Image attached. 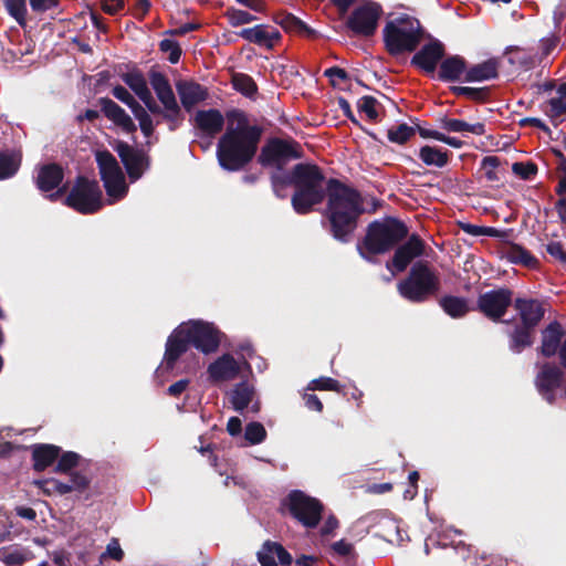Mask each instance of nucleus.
<instances>
[{
  "label": "nucleus",
  "instance_id": "nucleus-41",
  "mask_svg": "<svg viewBox=\"0 0 566 566\" xmlns=\"http://www.w3.org/2000/svg\"><path fill=\"white\" fill-rule=\"evenodd\" d=\"M120 78L136 95L147 87L146 78L139 70L123 73Z\"/></svg>",
  "mask_w": 566,
  "mask_h": 566
},
{
  "label": "nucleus",
  "instance_id": "nucleus-51",
  "mask_svg": "<svg viewBox=\"0 0 566 566\" xmlns=\"http://www.w3.org/2000/svg\"><path fill=\"white\" fill-rule=\"evenodd\" d=\"M501 160L497 156H486L481 161V168L484 170V175L486 180L489 181H497L499 176L496 174V168L500 166Z\"/></svg>",
  "mask_w": 566,
  "mask_h": 566
},
{
  "label": "nucleus",
  "instance_id": "nucleus-39",
  "mask_svg": "<svg viewBox=\"0 0 566 566\" xmlns=\"http://www.w3.org/2000/svg\"><path fill=\"white\" fill-rule=\"evenodd\" d=\"M416 134V128L407 125L406 123L399 124L398 126L388 130L387 137L389 142L403 145Z\"/></svg>",
  "mask_w": 566,
  "mask_h": 566
},
{
  "label": "nucleus",
  "instance_id": "nucleus-27",
  "mask_svg": "<svg viewBox=\"0 0 566 566\" xmlns=\"http://www.w3.org/2000/svg\"><path fill=\"white\" fill-rule=\"evenodd\" d=\"M500 62L495 57H491L482 63L467 65V74L463 82H483L495 80L499 77Z\"/></svg>",
  "mask_w": 566,
  "mask_h": 566
},
{
  "label": "nucleus",
  "instance_id": "nucleus-35",
  "mask_svg": "<svg viewBox=\"0 0 566 566\" xmlns=\"http://www.w3.org/2000/svg\"><path fill=\"white\" fill-rule=\"evenodd\" d=\"M32 553L30 549L19 546L2 547L0 549V560L6 566H21L30 559Z\"/></svg>",
  "mask_w": 566,
  "mask_h": 566
},
{
  "label": "nucleus",
  "instance_id": "nucleus-59",
  "mask_svg": "<svg viewBox=\"0 0 566 566\" xmlns=\"http://www.w3.org/2000/svg\"><path fill=\"white\" fill-rule=\"evenodd\" d=\"M324 76H326V77H328L331 80V85L334 86V87L336 86V82L334 80L335 77L340 80V81L349 80L348 73L344 69H342L339 66H332L329 69H326L324 71Z\"/></svg>",
  "mask_w": 566,
  "mask_h": 566
},
{
  "label": "nucleus",
  "instance_id": "nucleus-25",
  "mask_svg": "<svg viewBox=\"0 0 566 566\" xmlns=\"http://www.w3.org/2000/svg\"><path fill=\"white\" fill-rule=\"evenodd\" d=\"M176 90L181 105L187 112H191L197 104L206 101L209 95L205 86L193 81H178Z\"/></svg>",
  "mask_w": 566,
  "mask_h": 566
},
{
  "label": "nucleus",
  "instance_id": "nucleus-38",
  "mask_svg": "<svg viewBox=\"0 0 566 566\" xmlns=\"http://www.w3.org/2000/svg\"><path fill=\"white\" fill-rule=\"evenodd\" d=\"M307 389L310 390H329L338 394H343L347 396L348 394L345 391V386L342 385L337 379L332 377L322 376L319 378L313 379Z\"/></svg>",
  "mask_w": 566,
  "mask_h": 566
},
{
  "label": "nucleus",
  "instance_id": "nucleus-57",
  "mask_svg": "<svg viewBox=\"0 0 566 566\" xmlns=\"http://www.w3.org/2000/svg\"><path fill=\"white\" fill-rule=\"evenodd\" d=\"M549 109L547 114L551 117H559L566 113V101L565 98L558 96L553 97L548 102Z\"/></svg>",
  "mask_w": 566,
  "mask_h": 566
},
{
  "label": "nucleus",
  "instance_id": "nucleus-26",
  "mask_svg": "<svg viewBox=\"0 0 566 566\" xmlns=\"http://www.w3.org/2000/svg\"><path fill=\"white\" fill-rule=\"evenodd\" d=\"M467 60L458 54L442 59L439 65L438 78L442 82H463V76L467 74Z\"/></svg>",
  "mask_w": 566,
  "mask_h": 566
},
{
  "label": "nucleus",
  "instance_id": "nucleus-15",
  "mask_svg": "<svg viewBox=\"0 0 566 566\" xmlns=\"http://www.w3.org/2000/svg\"><path fill=\"white\" fill-rule=\"evenodd\" d=\"M564 379L563 369L553 363H545L536 375L535 385L538 392L548 403L555 402V390L558 389Z\"/></svg>",
  "mask_w": 566,
  "mask_h": 566
},
{
  "label": "nucleus",
  "instance_id": "nucleus-22",
  "mask_svg": "<svg viewBox=\"0 0 566 566\" xmlns=\"http://www.w3.org/2000/svg\"><path fill=\"white\" fill-rule=\"evenodd\" d=\"M207 374L214 384L233 380L240 374V366L232 355L223 354L208 366Z\"/></svg>",
  "mask_w": 566,
  "mask_h": 566
},
{
  "label": "nucleus",
  "instance_id": "nucleus-53",
  "mask_svg": "<svg viewBox=\"0 0 566 566\" xmlns=\"http://www.w3.org/2000/svg\"><path fill=\"white\" fill-rule=\"evenodd\" d=\"M256 557L261 566H277L274 548L271 545L266 546V541L263 543L261 549L256 553Z\"/></svg>",
  "mask_w": 566,
  "mask_h": 566
},
{
  "label": "nucleus",
  "instance_id": "nucleus-1",
  "mask_svg": "<svg viewBox=\"0 0 566 566\" xmlns=\"http://www.w3.org/2000/svg\"><path fill=\"white\" fill-rule=\"evenodd\" d=\"M303 157L302 145L292 137H270L261 148L258 163L263 168H271L270 185L277 199H286L289 188L294 189L291 206L297 214L311 213L327 198L323 214L326 222L323 224L336 241L349 243L359 218L365 213L361 193L337 178L326 179L316 164L298 163L291 169L286 168L290 161Z\"/></svg>",
  "mask_w": 566,
  "mask_h": 566
},
{
  "label": "nucleus",
  "instance_id": "nucleus-7",
  "mask_svg": "<svg viewBox=\"0 0 566 566\" xmlns=\"http://www.w3.org/2000/svg\"><path fill=\"white\" fill-rule=\"evenodd\" d=\"M64 205L82 214L98 212L103 203V192L95 179L80 175L64 199Z\"/></svg>",
  "mask_w": 566,
  "mask_h": 566
},
{
  "label": "nucleus",
  "instance_id": "nucleus-18",
  "mask_svg": "<svg viewBox=\"0 0 566 566\" xmlns=\"http://www.w3.org/2000/svg\"><path fill=\"white\" fill-rule=\"evenodd\" d=\"M565 336L564 326L558 321H552L541 331V345L537 347V353L545 358L554 357Z\"/></svg>",
  "mask_w": 566,
  "mask_h": 566
},
{
  "label": "nucleus",
  "instance_id": "nucleus-28",
  "mask_svg": "<svg viewBox=\"0 0 566 566\" xmlns=\"http://www.w3.org/2000/svg\"><path fill=\"white\" fill-rule=\"evenodd\" d=\"M61 448L54 444L39 443L32 448V462L35 472H43L59 459Z\"/></svg>",
  "mask_w": 566,
  "mask_h": 566
},
{
  "label": "nucleus",
  "instance_id": "nucleus-40",
  "mask_svg": "<svg viewBox=\"0 0 566 566\" xmlns=\"http://www.w3.org/2000/svg\"><path fill=\"white\" fill-rule=\"evenodd\" d=\"M244 439L251 446L262 443L266 439V430L264 426L258 421L248 423L244 429Z\"/></svg>",
  "mask_w": 566,
  "mask_h": 566
},
{
  "label": "nucleus",
  "instance_id": "nucleus-47",
  "mask_svg": "<svg viewBox=\"0 0 566 566\" xmlns=\"http://www.w3.org/2000/svg\"><path fill=\"white\" fill-rule=\"evenodd\" d=\"M149 80L157 97L172 91L168 78L161 72L151 71L149 74Z\"/></svg>",
  "mask_w": 566,
  "mask_h": 566
},
{
  "label": "nucleus",
  "instance_id": "nucleus-49",
  "mask_svg": "<svg viewBox=\"0 0 566 566\" xmlns=\"http://www.w3.org/2000/svg\"><path fill=\"white\" fill-rule=\"evenodd\" d=\"M226 17L228 18V21L232 27H239L242 24H247L256 19L254 15H252L248 11L235 9V8H229L226 12Z\"/></svg>",
  "mask_w": 566,
  "mask_h": 566
},
{
  "label": "nucleus",
  "instance_id": "nucleus-11",
  "mask_svg": "<svg viewBox=\"0 0 566 566\" xmlns=\"http://www.w3.org/2000/svg\"><path fill=\"white\" fill-rule=\"evenodd\" d=\"M382 13L380 3L363 0L348 15L345 25L355 35L369 38L376 33Z\"/></svg>",
  "mask_w": 566,
  "mask_h": 566
},
{
  "label": "nucleus",
  "instance_id": "nucleus-52",
  "mask_svg": "<svg viewBox=\"0 0 566 566\" xmlns=\"http://www.w3.org/2000/svg\"><path fill=\"white\" fill-rule=\"evenodd\" d=\"M546 252L562 265H566V249L560 241H551L546 245Z\"/></svg>",
  "mask_w": 566,
  "mask_h": 566
},
{
  "label": "nucleus",
  "instance_id": "nucleus-31",
  "mask_svg": "<svg viewBox=\"0 0 566 566\" xmlns=\"http://www.w3.org/2000/svg\"><path fill=\"white\" fill-rule=\"evenodd\" d=\"M440 126L442 129L448 133H471L476 136H482L485 134V124L482 122H476L474 124L467 123L463 119L450 118L448 116H443L439 119Z\"/></svg>",
  "mask_w": 566,
  "mask_h": 566
},
{
  "label": "nucleus",
  "instance_id": "nucleus-12",
  "mask_svg": "<svg viewBox=\"0 0 566 566\" xmlns=\"http://www.w3.org/2000/svg\"><path fill=\"white\" fill-rule=\"evenodd\" d=\"M514 292L509 287H497L480 293L476 311L493 323H504L503 317L513 305Z\"/></svg>",
  "mask_w": 566,
  "mask_h": 566
},
{
  "label": "nucleus",
  "instance_id": "nucleus-44",
  "mask_svg": "<svg viewBox=\"0 0 566 566\" xmlns=\"http://www.w3.org/2000/svg\"><path fill=\"white\" fill-rule=\"evenodd\" d=\"M378 101L370 95H365L357 102V108L359 112L365 113L367 118L371 122H376L378 119V111L377 105Z\"/></svg>",
  "mask_w": 566,
  "mask_h": 566
},
{
  "label": "nucleus",
  "instance_id": "nucleus-62",
  "mask_svg": "<svg viewBox=\"0 0 566 566\" xmlns=\"http://www.w3.org/2000/svg\"><path fill=\"white\" fill-rule=\"evenodd\" d=\"M338 527H339V521H338V518H337L335 515H333V514H332V515H329V516L325 520V522H324L323 526L321 527V531H319V532H321V535H322L323 537H325V536L333 535V534H334V532H335Z\"/></svg>",
  "mask_w": 566,
  "mask_h": 566
},
{
  "label": "nucleus",
  "instance_id": "nucleus-13",
  "mask_svg": "<svg viewBox=\"0 0 566 566\" xmlns=\"http://www.w3.org/2000/svg\"><path fill=\"white\" fill-rule=\"evenodd\" d=\"M117 153L126 174L132 182L143 177L150 167V158L143 148L133 147L126 142L115 140L112 145Z\"/></svg>",
  "mask_w": 566,
  "mask_h": 566
},
{
  "label": "nucleus",
  "instance_id": "nucleus-58",
  "mask_svg": "<svg viewBox=\"0 0 566 566\" xmlns=\"http://www.w3.org/2000/svg\"><path fill=\"white\" fill-rule=\"evenodd\" d=\"M33 12L42 13L59 6V0H29Z\"/></svg>",
  "mask_w": 566,
  "mask_h": 566
},
{
  "label": "nucleus",
  "instance_id": "nucleus-36",
  "mask_svg": "<svg viewBox=\"0 0 566 566\" xmlns=\"http://www.w3.org/2000/svg\"><path fill=\"white\" fill-rule=\"evenodd\" d=\"M253 388L242 381L235 385L231 392V403L234 410L243 411L252 401Z\"/></svg>",
  "mask_w": 566,
  "mask_h": 566
},
{
  "label": "nucleus",
  "instance_id": "nucleus-19",
  "mask_svg": "<svg viewBox=\"0 0 566 566\" xmlns=\"http://www.w3.org/2000/svg\"><path fill=\"white\" fill-rule=\"evenodd\" d=\"M238 35L250 43L268 50H272L282 39L281 32L268 24H258L252 28L242 29Z\"/></svg>",
  "mask_w": 566,
  "mask_h": 566
},
{
  "label": "nucleus",
  "instance_id": "nucleus-45",
  "mask_svg": "<svg viewBox=\"0 0 566 566\" xmlns=\"http://www.w3.org/2000/svg\"><path fill=\"white\" fill-rule=\"evenodd\" d=\"M34 484L38 488H42L44 485H51L52 490H44V494H48V495H51L53 493L64 495V494L73 492L71 484L61 482L56 479L38 480V481H34Z\"/></svg>",
  "mask_w": 566,
  "mask_h": 566
},
{
  "label": "nucleus",
  "instance_id": "nucleus-64",
  "mask_svg": "<svg viewBox=\"0 0 566 566\" xmlns=\"http://www.w3.org/2000/svg\"><path fill=\"white\" fill-rule=\"evenodd\" d=\"M106 553L111 558L117 562L122 560L124 557V552L120 548L119 543L116 538H112V541L108 543L106 547Z\"/></svg>",
  "mask_w": 566,
  "mask_h": 566
},
{
  "label": "nucleus",
  "instance_id": "nucleus-3",
  "mask_svg": "<svg viewBox=\"0 0 566 566\" xmlns=\"http://www.w3.org/2000/svg\"><path fill=\"white\" fill-rule=\"evenodd\" d=\"M513 306L517 312L516 318L506 319L505 324L511 326L506 331L509 348L514 354H521L533 346L535 342L536 327L545 316L543 302L537 298L516 297Z\"/></svg>",
  "mask_w": 566,
  "mask_h": 566
},
{
  "label": "nucleus",
  "instance_id": "nucleus-60",
  "mask_svg": "<svg viewBox=\"0 0 566 566\" xmlns=\"http://www.w3.org/2000/svg\"><path fill=\"white\" fill-rule=\"evenodd\" d=\"M112 94L115 98L127 105L128 107L135 103L134 96L122 85H116L112 90Z\"/></svg>",
  "mask_w": 566,
  "mask_h": 566
},
{
  "label": "nucleus",
  "instance_id": "nucleus-14",
  "mask_svg": "<svg viewBox=\"0 0 566 566\" xmlns=\"http://www.w3.org/2000/svg\"><path fill=\"white\" fill-rule=\"evenodd\" d=\"M64 179V170L61 165L56 163L45 164L40 167L35 178V185L42 192H50L57 189L55 192L49 195L51 201L59 200L67 190L64 185L60 187Z\"/></svg>",
  "mask_w": 566,
  "mask_h": 566
},
{
  "label": "nucleus",
  "instance_id": "nucleus-56",
  "mask_svg": "<svg viewBox=\"0 0 566 566\" xmlns=\"http://www.w3.org/2000/svg\"><path fill=\"white\" fill-rule=\"evenodd\" d=\"M90 483V479L81 472L75 471L70 474L69 484H71L72 491L83 492L88 488Z\"/></svg>",
  "mask_w": 566,
  "mask_h": 566
},
{
  "label": "nucleus",
  "instance_id": "nucleus-23",
  "mask_svg": "<svg viewBox=\"0 0 566 566\" xmlns=\"http://www.w3.org/2000/svg\"><path fill=\"white\" fill-rule=\"evenodd\" d=\"M272 20L280 25L284 32L306 39H317L318 31L308 27L304 21L287 11H280L273 14Z\"/></svg>",
  "mask_w": 566,
  "mask_h": 566
},
{
  "label": "nucleus",
  "instance_id": "nucleus-4",
  "mask_svg": "<svg viewBox=\"0 0 566 566\" xmlns=\"http://www.w3.org/2000/svg\"><path fill=\"white\" fill-rule=\"evenodd\" d=\"M409 235L408 226L395 217H385L371 221L357 250L361 258L371 261L373 256L385 254L395 249Z\"/></svg>",
  "mask_w": 566,
  "mask_h": 566
},
{
  "label": "nucleus",
  "instance_id": "nucleus-32",
  "mask_svg": "<svg viewBox=\"0 0 566 566\" xmlns=\"http://www.w3.org/2000/svg\"><path fill=\"white\" fill-rule=\"evenodd\" d=\"M22 164V154L14 149H0V180L14 177Z\"/></svg>",
  "mask_w": 566,
  "mask_h": 566
},
{
  "label": "nucleus",
  "instance_id": "nucleus-63",
  "mask_svg": "<svg viewBox=\"0 0 566 566\" xmlns=\"http://www.w3.org/2000/svg\"><path fill=\"white\" fill-rule=\"evenodd\" d=\"M332 549L337 555L345 557L353 553L354 546L353 544L346 542L345 539H340L332 544Z\"/></svg>",
  "mask_w": 566,
  "mask_h": 566
},
{
  "label": "nucleus",
  "instance_id": "nucleus-24",
  "mask_svg": "<svg viewBox=\"0 0 566 566\" xmlns=\"http://www.w3.org/2000/svg\"><path fill=\"white\" fill-rule=\"evenodd\" d=\"M97 103L101 106V112L104 116L112 120L116 126L120 127L125 133L133 134L137 130V126L130 116L113 99L108 97H101Z\"/></svg>",
  "mask_w": 566,
  "mask_h": 566
},
{
  "label": "nucleus",
  "instance_id": "nucleus-6",
  "mask_svg": "<svg viewBox=\"0 0 566 566\" xmlns=\"http://www.w3.org/2000/svg\"><path fill=\"white\" fill-rule=\"evenodd\" d=\"M440 287L439 274L427 261L413 263L407 277L397 284L400 296L411 303L427 302L437 296Z\"/></svg>",
  "mask_w": 566,
  "mask_h": 566
},
{
  "label": "nucleus",
  "instance_id": "nucleus-42",
  "mask_svg": "<svg viewBox=\"0 0 566 566\" xmlns=\"http://www.w3.org/2000/svg\"><path fill=\"white\" fill-rule=\"evenodd\" d=\"M4 6L8 13L19 23V25L24 27L27 23L25 0H4Z\"/></svg>",
  "mask_w": 566,
  "mask_h": 566
},
{
  "label": "nucleus",
  "instance_id": "nucleus-10",
  "mask_svg": "<svg viewBox=\"0 0 566 566\" xmlns=\"http://www.w3.org/2000/svg\"><path fill=\"white\" fill-rule=\"evenodd\" d=\"M95 158L107 196L114 199H122L127 193L128 187L118 161L106 149L97 151Z\"/></svg>",
  "mask_w": 566,
  "mask_h": 566
},
{
  "label": "nucleus",
  "instance_id": "nucleus-48",
  "mask_svg": "<svg viewBox=\"0 0 566 566\" xmlns=\"http://www.w3.org/2000/svg\"><path fill=\"white\" fill-rule=\"evenodd\" d=\"M553 154L557 159V170L563 172L557 186L555 187V192L557 196H563L566 193V156L559 149H553Z\"/></svg>",
  "mask_w": 566,
  "mask_h": 566
},
{
  "label": "nucleus",
  "instance_id": "nucleus-5",
  "mask_svg": "<svg viewBox=\"0 0 566 566\" xmlns=\"http://www.w3.org/2000/svg\"><path fill=\"white\" fill-rule=\"evenodd\" d=\"M423 32L418 19L402 14L386 23L382 30L385 49L391 56L411 53L419 46Z\"/></svg>",
  "mask_w": 566,
  "mask_h": 566
},
{
  "label": "nucleus",
  "instance_id": "nucleus-2",
  "mask_svg": "<svg viewBox=\"0 0 566 566\" xmlns=\"http://www.w3.org/2000/svg\"><path fill=\"white\" fill-rule=\"evenodd\" d=\"M228 125L217 144V159L227 171L243 170L255 157L263 127L251 125L245 112L231 109L226 114Z\"/></svg>",
  "mask_w": 566,
  "mask_h": 566
},
{
  "label": "nucleus",
  "instance_id": "nucleus-50",
  "mask_svg": "<svg viewBox=\"0 0 566 566\" xmlns=\"http://www.w3.org/2000/svg\"><path fill=\"white\" fill-rule=\"evenodd\" d=\"M159 50L164 53H169L168 61L171 64L178 63L182 53L179 43L170 39L161 40L159 42Z\"/></svg>",
  "mask_w": 566,
  "mask_h": 566
},
{
  "label": "nucleus",
  "instance_id": "nucleus-16",
  "mask_svg": "<svg viewBox=\"0 0 566 566\" xmlns=\"http://www.w3.org/2000/svg\"><path fill=\"white\" fill-rule=\"evenodd\" d=\"M444 55L446 48L443 43L437 39H432L416 52L411 57L410 64L427 74H433Z\"/></svg>",
  "mask_w": 566,
  "mask_h": 566
},
{
  "label": "nucleus",
  "instance_id": "nucleus-61",
  "mask_svg": "<svg viewBox=\"0 0 566 566\" xmlns=\"http://www.w3.org/2000/svg\"><path fill=\"white\" fill-rule=\"evenodd\" d=\"M112 3H108V1L103 0L101 2V9L103 12L109 15H116L125 8V1L124 0H109Z\"/></svg>",
  "mask_w": 566,
  "mask_h": 566
},
{
  "label": "nucleus",
  "instance_id": "nucleus-43",
  "mask_svg": "<svg viewBox=\"0 0 566 566\" xmlns=\"http://www.w3.org/2000/svg\"><path fill=\"white\" fill-rule=\"evenodd\" d=\"M80 454L73 451H66L56 460V467L54 468V472L56 473H67L72 469L76 468L80 462Z\"/></svg>",
  "mask_w": 566,
  "mask_h": 566
},
{
  "label": "nucleus",
  "instance_id": "nucleus-29",
  "mask_svg": "<svg viewBox=\"0 0 566 566\" xmlns=\"http://www.w3.org/2000/svg\"><path fill=\"white\" fill-rule=\"evenodd\" d=\"M159 102L163 104L164 120L168 123L170 132L179 128L185 119V115L176 99L174 91L158 96Z\"/></svg>",
  "mask_w": 566,
  "mask_h": 566
},
{
  "label": "nucleus",
  "instance_id": "nucleus-30",
  "mask_svg": "<svg viewBox=\"0 0 566 566\" xmlns=\"http://www.w3.org/2000/svg\"><path fill=\"white\" fill-rule=\"evenodd\" d=\"M503 258L514 264H520L528 269H537L539 261L521 244L509 242L503 249Z\"/></svg>",
  "mask_w": 566,
  "mask_h": 566
},
{
  "label": "nucleus",
  "instance_id": "nucleus-54",
  "mask_svg": "<svg viewBox=\"0 0 566 566\" xmlns=\"http://www.w3.org/2000/svg\"><path fill=\"white\" fill-rule=\"evenodd\" d=\"M270 545L274 548L275 557H277V560L282 566H290L293 563L292 555L284 548L282 544L268 539L266 546Z\"/></svg>",
  "mask_w": 566,
  "mask_h": 566
},
{
  "label": "nucleus",
  "instance_id": "nucleus-9",
  "mask_svg": "<svg viewBox=\"0 0 566 566\" xmlns=\"http://www.w3.org/2000/svg\"><path fill=\"white\" fill-rule=\"evenodd\" d=\"M190 345L205 355L216 353L226 336L213 323L190 319L182 323Z\"/></svg>",
  "mask_w": 566,
  "mask_h": 566
},
{
  "label": "nucleus",
  "instance_id": "nucleus-20",
  "mask_svg": "<svg viewBox=\"0 0 566 566\" xmlns=\"http://www.w3.org/2000/svg\"><path fill=\"white\" fill-rule=\"evenodd\" d=\"M193 125L200 130L201 136L213 138L222 132L224 116L217 108L199 109L195 114Z\"/></svg>",
  "mask_w": 566,
  "mask_h": 566
},
{
  "label": "nucleus",
  "instance_id": "nucleus-21",
  "mask_svg": "<svg viewBox=\"0 0 566 566\" xmlns=\"http://www.w3.org/2000/svg\"><path fill=\"white\" fill-rule=\"evenodd\" d=\"M190 340L186 336L182 323L168 336L165 350V363L167 369H172L177 360L189 349Z\"/></svg>",
  "mask_w": 566,
  "mask_h": 566
},
{
  "label": "nucleus",
  "instance_id": "nucleus-55",
  "mask_svg": "<svg viewBox=\"0 0 566 566\" xmlns=\"http://www.w3.org/2000/svg\"><path fill=\"white\" fill-rule=\"evenodd\" d=\"M490 93H491V90L488 86H484V87L467 86L464 96L474 102L484 103V102L489 101Z\"/></svg>",
  "mask_w": 566,
  "mask_h": 566
},
{
  "label": "nucleus",
  "instance_id": "nucleus-46",
  "mask_svg": "<svg viewBox=\"0 0 566 566\" xmlns=\"http://www.w3.org/2000/svg\"><path fill=\"white\" fill-rule=\"evenodd\" d=\"M512 171L523 180H532L537 175L538 168L533 161H516L512 165Z\"/></svg>",
  "mask_w": 566,
  "mask_h": 566
},
{
  "label": "nucleus",
  "instance_id": "nucleus-34",
  "mask_svg": "<svg viewBox=\"0 0 566 566\" xmlns=\"http://www.w3.org/2000/svg\"><path fill=\"white\" fill-rule=\"evenodd\" d=\"M451 153L447 149H441L436 146H422L419 149V158L427 166H434L442 168L448 165Z\"/></svg>",
  "mask_w": 566,
  "mask_h": 566
},
{
  "label": "nucleus",
  "instance_id": "nucleus-37",
  "mask_svg": "<svg viewBox=\"0 0 566 566\" xmlns=\"http://www.w3.org/2000/svg\"><path fill=\"white\" fill-rule=\"evenodd\" d=\"M231 83L233 88L245 97L251 99L255 98V95L258 94V85L252 76L245 73H234L232 75Z\"/></svg>",
  "mask_w": 566,
  "mask_h": 566
},
{
  "label": "nucleus",
  "instance_id": "nucleus-33",
  "mask_svg": "<svg viewBox=\"0 0 566 566\" xmlns=\"http://www.w3.org/2000/svg\"><path fill=\"white\" fill-rule=\"evenodd\" d=\"M443 312L452 318H462L470 312L469 301L465 297L444 295L439 300Z\"/></svg>",
  "mask_w": 566,
  "mask_h": 566
},
{
  "label": "nucleus",
  "instance_id": "nucleus-8",
  "mask_svg": "<svg viewBox=\"0 0 566 566\" xmlns=\"http://www.w3.org/2000/svg\"><path fill=\"white\" fill-rule=\"evenodd\" d=\"M290 515L306 528H315L319 524L324 511L323 503L301 490L291 491L282 501Z\"/></svg>",
  "mask_w": 566,
  "mask_h": 566
},
{
  "label": "nucleus",
  "instance_id": "nucleus-17",
  "mask_svg": "<svg viewBox=\"0 0 566 566\" xmlns=\"http://www.w3.org/2000/svg\"><path fill=\"white\" fill-rule=\"evenodd\" d=\"M396 248L391 264L397 272H403L413 259L423 255L426 243L419 234L412 233L403 244Z\"/></svg>",
  "mask_w": 566,
  "mask_h": 566
}]
</instances>
